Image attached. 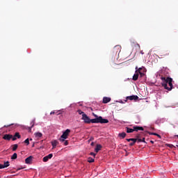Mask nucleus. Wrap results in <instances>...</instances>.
Returning a JSON list of instances; mask_svg holds the SVG:
<instances>
[{"label":"nucleus","mask_w":178,"mask_h":178,"mask_svg":"<svg viewBox=\"0 0 178 178\" xmlns=\"http://www.w3.org/2000/svg\"><path fill=\"white\" fill-rule=\"evenodd\" d=\"M162 87H164L165 90L168 91H172L173 90V79L170 77L161 76Z\"/></svg>","instance_id":"nucleus-1"},{"label":"nucleus","mask_w":178,"mask_h":178,"mask_svg":"<svg viewBox=\"0 0 178 178\" xmlns=\"http://www.w3.org/2000/svg\"><path fill=\"white\" fill-rule=\"evenodd\" d=\"M90 123H109V120L108 119H104L102 116H99L97 118L90 119Z\"/></svg>","instance_id":"nucleus-2"},{"label":"nucleus","mask_w":178,"mask_h":178,"mask_svg":"<svg viewBox=\"0 0 178 178\" xmlns=\"http://www.w3.org/2000/svg\"><path fill=\"white\" fill-rule=\"evenodd\" d=\"M70 133V129H66L63 133V134L60 136V141L61 143H63V141H65V140H66V138H67V136H69Z\"/></svg>","instance_id":"nucleus-3"},{"label":"nucleus","mask_w":178,"mask_h":178,"mask_svg":"<svg viewBox=\"0 0 178 178\" xmlns=\"http://www.w3.org/2000/svg\"><path fill=\"white\" fill-rule=\"evenodd\" d=\"M82 120L84 121V123H87L88 124H89L90 122V117L86 114H83V115H82Z\"/></svg>","instance_id":"nucleus-4"},{"label":"nucleus","mask_w":178,"mask_h":178,"mask_svg":"<svg viewBox=\"0 0 178 178\" xmlns=\"http://www.w3.org/2000/svg\"><path fill=\"white\" fill-rule=\"evenodd\" d=\"M127 99L129 101H137L138 99V96L137 95H131V96H128L127 97Z\"/></svg>","instance_id":"nucleus-5"},{"label":"nucleus","mask_w":178,"mask_h":178,"mask_svg":"<svg viewBox=\"0 0 178 178\" xmlns=\"http://www.w3.org/2000/svg\"><path fill=\"white\" fill-rule=\"evenodd\" d=\"M52 156H54V154H49V155L44 156L42 159L43 162H48V161H49V159H52Z\"/></svg>","instance_id":"nucleus-6"},{"label":"nucleus","mask_w":178,"mask_h":178,"mask_svg":"<svg viewBox=\"0 0 178 178\" xmlns=\"http://www.w3.org/2000/svg\"><path fill=\"white\" fill-rule=\"evenodd\" d=\"M133 140L132 143H129L130 147H133V145H134V144H136V143H137V138H129L127 139V141H128L129 143H130V140Z\"/></svg>","instance_id":"nucleus-7"},{"label":"nucleus","mask_w":178,"mask_h":178,"mask_svg":"<svg viewBox=\"0 0 178 178\" xmlns=\"http://www.w3.org/2000/svg\"><path fill=\"white\" fill-rule=\"evenodd\" d=\"M3 140H7V141H10V140L13 138V136L10 134H5L3 137Z\"/></svg>","instance_id":"nucleus-8"},{"label":"nucleus","mask_w":178,"mask_h":178,"mask_svg":"<svg viewBox=\"0 0 178 178\" xmlns=\"http://www.w3.org/2000/svg\"><path fill=\"white\" fill-rule=\"evenodd\" d=\"M136 72H147V70L145 69V67H136Z\"/></svg>","instance_id":"nucleus-9"},{"label":"nucleus","mask_w":178,"mask_h":178,"mask_svg":"<svg viewBox=\"0 0 178 178\" xmlns=\"http://www.w3.org/2000/svg\"><path fill=\"white\" fill-rule=\"evenodd\" d=\"M134 129V131H144V128L143 127H138V126H134L133 127Z\"/></svg>","instance_id":"nucleus-10"},{"label":"nucleus","mask_w":178,"mask_h":178,"mask_svg":"<svg viewBox=\"0 0 178 178\" xmlns=\"http://www.w3.org/2000/svg\"><path fill=\"white\" fill-rule=\"evenodd\" d=\"M21 138L22 136H20V134H19V132H16L14 136H13V141H16L17 138Z\"/></svg>","instance_id":"nucleus-11"},{"label":"nucleus","mask_w":178,"mask_h":178,"mask_svg":"<svg viewBox=\"0 0 178 178\" xmlns=\"http://www.w3.org/2000/svg\"><path fill=\"white\" fill-rule=\"evenodd\" d=\"M33 161V156H30L25 159V163L30 164Z\"/></svg>","instance_id":"nucleus-12"},{"label":"nucleus","mask_w":178,"mask_h":178,"mask_svg":"<svg viewBox=\"0 0 178 178\" xmlns=\"http://www.w3.org/2000/svg\"><path fill=\"white\" fill-rule=\"evenodd\" d=\"M132 80H134V81H137V80H138V72L137 71H136V73L133 76Z\"/></svg>","instance_id":"nucleus-13"},{"label":"nucleus","mask_w":178,"mask_h":178,"mask_svg":"<svg viewBox=\"0 0 178 178\" xmlns=\"http://www.w3.org/2000/svg\"><path fill=\"white\" fill-rule=\"evenodd\" d=\"M108 102H111V97H104L103 104H108Z\"/></svg>","instance_id":"nucleus-14"},{"label":"nucleus","mask_w":178,"mask_h":178,"mask_svg":"<svg viewBox=\"0 0 178 178\" xmlns=\"http://www.w3.org/2000/svg\"><path fill=\"white\" fill-rule=\"evenodd\" d=\"M137 141H138V143H147L145 142V138H143V139L140 138V135L137 136Z\"/></svg>","instance_id":"nucleus-15"},{"label":"nucleus","mask_w":178,"mask_h":178,"mask_svg":"<svg viewBox=\"0 0 178 178\" xmlns=\"http://www.w3.org/2000/svg\"><path fill=\"white\" fill-rule=\"evenodd\" d=\"M102 148V145H97L96 147H95V152H98L101 151Z\"/></svg>","instance_id":"nucleus-16"},{"label":"nucleus","mask_w":178,"mask_h":178,"mask_svg":"<svg viewBox=\"0 0 178 178\" xmlns=\"http://www.w3.org/2000/svg\"><path fill=\"white\" fill-rule=\"evenodd\" d=\"M148 134H149V136H156V137H159V138H161V135L156 134V133H154V132H148Z\"/></svg>","instance_id":"nucleus-17"},{"label":"nucleus","mask_w":178,"mask_h":178,"mask_svg":"<svg viewBox=\"0 0 178 178\" xmlns=\"http://www.w3.org/2000/svg\"><path fill=\"white\" fill-rule=\"evenodd\" d=\"M51 145L53 148H56V146L58 145V142L57 140H54L51 142Z\"/></svg>","instance_id":"nucleus-18"},{"label":"nucleus","mask_w":178,"mask_h":178,"mask_svg":"<svg viewBox=\"0 0 178 178\" xmlns=\"http://www.w3.org/2000/svg\"><path fill=\"white\" fill-rule=\"evenodd\" d=\"M127 133H133L134 131V128L131 129L129 127H126Z\"/></svg>","instance_id":"nucleus-19"},{"label":"nucleus","mask_w":178,"mask_h":178,"mask_svg":"<svg viewBox=\"0 0 178 178\" xmlns=\"http://www.w3.org/2000/svg\"><path fill=\"white\" fill-rule=\"evenodd\" d=\"M35 136L38 138H41V137H42V134L41 132H38L35 134Z\"/></svg>","instance_id":"nucleus-20"},{"label":"nucleus","mask_w":178,"mask_h":178,"mask_svg":"<svg viewBox=\"0 0 178 178\" xmlns=\"http://www.w3.org/2000/svg\"><path fill=\"white\" fill-rule=\"evenodd\" d=\"M35 123V119H34L31 122V127H29V130H31L33 127H34V124Z\"/></svg>","instance_id":"nucleus-21"},{"label":"nucleus","mask_w":178,"mask_h":178,"mask_svg":"<svg viewBox=\"0 0 178 178\" xmlns=\"http://www.w3.org/2000/svg\"><path fill=\"white\" fill-rule=\"evenodd\" d=\"M119 137H121V138H124L126 137V133L122 132L118 134Z\"/></svg>","instance_id":"nucleus-22"},{"label":"nucleus","mask_w":178,"mask_h":178,"mask_svg":"<svg viewBox=\"0 0 178 178\" xmlns=\"http://www.w3.org/2000/svg\"><path fill=\"white\" fill-rule=\"evenodd\" d=\"M19 145H17V144H15L13 145V151H16V149H17Z\"/></svg>","instance_id":"nucleus-23"},{"label":"nucleus","mask_w":178,"mask_h":178,"mask_svg":"<svg viewBox=\"0 0 178 178\" xmlns=\"http://www.w3.org/2000/svg\"><path fill=\"white\" fill-rule=\"evenodd\" d=\"M11 159H17V154L14 153L13 156H11Z\"/></svg>","instance_id":"nucleus-24"},{"label":"nucleus","mask_w":178,"mask_h":178,"mask_svg":"<svg viewBox=\"0 0 178 178\" xmlns=\"http://www.w3.org/2000/svg\"><path fill=\"white\" fill-rule=\"evenodd\" d=\"M4 168H8L10 165L9 161L4 162Z\"/></svg>","instance_id":"nucleus-25"},{"label":"nucleus","mask_w":178,"mask_h":178,"mask_svg":"<svg viewBox=\"0 0 178 178\" xmlns=\"http://www.w3.org/2000/svg\"><path fill=\"white\" fill-rule=\"evenodd\" d=\"M88 162H89V163H92V162H94V159H92V157H89Z\"/></svg>","instance_id":"nucleus-26"},{"label":"nucleus","mask_w":178,"mask_h":178,"mask_svg":"<svg viewBox=\"0 0 178 178\" xmlns=\"http://www.w3.org/2000/svg\"><path fill=\"white\" fill-rule=\"evenodd\" d=\"M78 113H79V115H82V116L83 115H86V113L84 112H83L81 110H79L78 111Z\"/></svg>","instance_id":"nucleus-27"},{"label":"nucleus","mask_w":178,"mask_h":178,"mask_svg":"<svg viewBox=\"0 0 178 178\" xmlns=\"http://www.w3.org/2000/svg\"><path fill=\"white\" fill-rule=\"evenodd\" d=\"M24 143L26 144V145H29V144H30V140L29 138L26 139Z\"/></svg>","instance_id":"nucleus-28"},{"label":"nucleus","mask_w":178,"mask_h":178,"mask_svg":"<svg viewBox=\"0 0 178 178\" xmlns=\"http://www.w3.org/2000/svg\"><path fill=\"white\" fill-rule=\"evenodd\" d=\"M145 72H138V74H140V77H143V76H144V73H145Z\"/></svg>","instance_id":"nucleus-29"},{"label":"nucleus","mask_w":178,"mask_h":178,"mask_svg":"<svg viewBox=\"0 0 178 178\" xmlns=\"http://www.w3.org/2000/svg\"><path fill=\"white\" fill-rule=\"evenodd\" d=\"M63 143H64V145H69V141L65 140L63 141Z\"/></svg>","instance_id":"nucleus-30"},{"label":"nucleus","mask_w":178,"mask_h":178,"mask_svg":"<svg viewBox=\"0 0 178 178\" xmlns=\"http://www.w3.org/2000/svg\"><path fill=\"white\" fill-rule=\"evenodd\" d=\"M0 169H5V165L3 164H0Z\"/></svg>","instance_id":"nucleus-31"},{"label":"nucleus","mask_w":178,"mask_h":178,"mask_svg":"<svg viewBox=\"0 0 178 178\" xmlns=\"http://www.w3.org/2000/svg\"><path fill=\"white\" fill-rule=\"evenodd\" d=\"M168 147H169L170 148H173V147H175V145H172V144H168L167 145Z\"/></svg>","instance_id":"nucleus-32"},{"label":"nucleus","mask_w":178,"mask_h":178,"mask_svg":"<svg viewBox=\"0 0 178 178\" xmlns=\"http://www.w3.org/2000/svg\"><path fill=\"white\" fill-rule=\"evenodd\" d=\"M114 49H120V46H115Z\"/></svg>","instance_id":"nucleus-33"},{"label":"nucleus","mask_w":178,"mask_h":178,"mask_svg":"<svg viewBox=\"0 0 178 178\" xmlns=\"http://www.w3.org/2000/svg\"><path fill=\"white\" fill-rule=\"evenodd\" d=\"M92 115L95 116V118H98L99 117H98V115H97L96 114H95L94 113H92Z\"/></svg>","instance_id":"nucleus-34"},{"label":"nucleus","mask_w":178,"mask_h":178,"mask_svg":"<svg viewBox=\"0 0 178 178\" xmlns=\"http://www.w3.org/2000/svg\"><path fill=\"white\" fill-rule=\"evenodd\" d=\"M90 155H92V156H95V153L91 152V153H90Z\"/></svg>","instance_id":"nucleus-35"},{"label":"nucleus","mask_w":178,"mask_h":178,"mask_svg":"<svg viewBox=\"0 0 178 178\" xmlns=\"http://www.w3.org/2000/svg\"><path fill=\"white\" fill-rule=\"evenodd\" d=\"M55 111H51V113H50V115H55Z\"/></svg>","instance_id":"nucleus-36"},{"label":"nucleus","mask_w":178,"mask_h":178,"mask_svg":"<svg viewBox=\"0 0 178 178\" xmlns=\"http://www.w3.org/2000/svg\"><path fill=\"white\" fill-rule=\"evenodd\" d=\"M12 125H13V124H9V125H5L4 127H10V126H12Z\"/></svg>","instance_id":"nucleus-37"},{"label":"nucleus","mask_w":178,"mask_h":178,"mask_svg":"<svg viewBox=\"0 0 178 178\" xmlns=\"http://www.w3.org/2000/svg\"><path fill=\"white\" fill-rule=\"evenodd\" d=\"M92 140H94V138L91 137L88 141H92Z\"/></svg>","instance_id":"nucleus-38"},{"label":"nucleus","mask_w":178,"mask_h":178,"mask_svg":"<svg viewBox=\"0 0 178 178\" xmlns=\"http://www.w3.org/2000/svg\"><path fill=\"white\" fill-rule=\"evenodd\" d=\"M133 44H136V45H138V47H140V44H138V43H137V42H134Z\"/></svg>","instance_id":"nucleus-39"},{"label":"nucleus","mask_w":178,"mask_h":178,"mask_svg":"<svg viewBox=\"0 0 178 178\" xmlns=\"http://www.w3.org/2000/svg\"><path fill=\"white\" fill-rule=\"evenodd\" d=\"M150 143H151L152 144H154V141H153V140H150Z\"/></svg>","instance_id":"nucleus-40"},{"label":"nucleus","mask_w":178,"mask_h":178,"mask_svg":"<svg viewBox=\"0 0 178 178\" xmlns=\"http://www.w3.org/2000/svg\"><path fill=\"white\" fill-rule=\"evenodd\" d=\"M90 145H94V142H92Z\"/></svg>","instance_id":"nucleus-41"},{"label":"nucleus","mask_w":178,"mask_h":178,"mask_svg":"<svg viewBox=\"0 0 178 178\" xmlns=\"http://www.w3.org/2000/svg\"><path fill=\"white\" fill-rule=\"evenodd\" d=\"M17 170H22V168H17Z\"/></svg>","instance_id":"nucleus-42"},{"label":"nucleus","mask_w":178,"mask_h":178,"mask_svg":"<svg viewBox=\"0 0 178 178\" xmlns=\"http://www.w3.org/2000/svg\"><path fill=\"white\" fill-rule=\"evenodd\" d=\"M175 137H177V138H178V135H175Z\"/></svg>","instance_id":"nucleus-43"},{"label":"nucleus","mask_w":178,"mask_h":178,"mask_svg":"<svg viewBox=\"0 0 178 178\" xmlns=\"http://www.w3.org/2000/svg\"><path fill=\"white\" fill-rule=\"evenodd\" d=\"M30 141H33V139L31 138V139H30Z\"/></svg>","instance_id":"nucleus-44"},{"label":"nucleus","mask_w":178,"mask_h":178,"mask_svg":"<svg viewBox=\"0 0 178 178\" xmlns=\"http://www.w3.org/2000/svg\"><path fill=\"white\" fill-rule=\"evenodd\" d=\"M130 141H132V143H133V140H131Z\"/></svg>","instance_id":"nucleus-45"},{"label":"nucleus","mask_w":178,"mask_h":178,"mask_svg":"<svg viewBox=\"0 0 178 178\" xmlns=\"http://www.w3.org/2000/svg\"><path fill=\"white\" fill-rule=\"evenodd\" d=\"M0 178H1V176H0Z\"/></svg>","instance_id":"nucleus-46"}]
</instances>
